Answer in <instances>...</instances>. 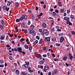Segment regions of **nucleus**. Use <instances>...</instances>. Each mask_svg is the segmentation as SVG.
Here are the masks:
<instances>
[{"label":"nucleus","instance_id":"obj_1","mask_svg":"<svg viewBox=\"0 0 75 75\" xmlns=\"http://www.w3.org/2000/svg\"><path fill=\"white\" fill-rule=\"evenodd\" d=\"M44 34H45V35H48L49 34V31L47 29H45L43 31Z\"/></svg>","mask_w":75,"mask_h":75},{"label":"nucleus","instance_id":"obj_2","mask_svg":"<svg viewBox=\"0 0 75 75\" xmlns=\"http://www.w3.org/2000/svg\"><path fill=\"white\" fill-rule=\"evenodd\" d=\"M35 57L36 58H40L41 59L42 58V57L41 56V55L40 54H35Z\"/></svg>","mask_w":75,"mask_h":75},{"label":"nucleus","instance_id":"obj_3","mask_svg":"<svg viewBox=\"0 0 75 75\" xmlns=\"http://www.w3.org/2000/svg\"><path fill=\"white\" fill-rule=\"evenodd\" d=\"M63 19L64 20H66L67 21V22H68V21H69L70 18L69 17L67 16L64 17Z\"/></svg>","mask_w":75,"mask_h":75},{"label":"nucleus","instance_id":"obj_4","mask_svg":"<svg viewBox=\"0 0 75 75\" xmlns=\"http://www.w3.org/2000/svg\"><path fill=\"white\" fill-rule=\"evenodd\" d=\"M45 69H44V72H47V71L49 69V67L47 66H46L44 67Z\"/></svg>","mask_w":75,"mask_h":75},{"label":"nucleus","instance_id":"obj_5","mask_svg":"<svg viewBox=\"0 0 75 75\" xmlns=\"http://www.w3.org/2000/svg\"><path fill=\"white\" fill-rule=\"evenodd\" d=\"M18 52H19V53H22V49L21 48L19 47L17 48Z\"/></svg>","mask_w":75,"mask_h":75},{"label":"nucleus","instance_id":"obj_6","mask_svg":"<svg viewBox=\"0 0 75 75\" xmlns=\"http://www.w3.org/2000/svg\"><path fill=\"white\" fill-rule=\"evenodd\" d=\"M42 26L43 28H46L47 27V24L45 22H43L42 23Z\"/></svg>","mask_w":75,"mask_h":75},{"label":"nucleus","instance_id":"obj_7","mask_svg":"<svg viewBox=\"0 0 75 75\" xmlns=\"http://www.w3.org/2000/svg\"><path fill=\"white\" fill-rule=\"evenodd\" d=\"M45 41H48V42H50V37L45 38Z\"/></svg>","mask_w":75,"mask_h":75},{"label":"nucleus","instance_id":"obj_8","mask_svg":"<svg viewBox=\"0 0 75 75\" xmlns=\"http://www.w3.org/2000/svg\"><path fill=\"white\" fill-rule=\"evenodd\" d=\"M21 74L22 75H27V72L26 71H23L21 72Z\"/></svg>","mask_w":75,"mask_h":75},{"label":"nucleus","instance_id":"obj_9","mask_svg":"<svg viewBox=\"0 0 75 75\" xmlns=\"http://www.w3.org/2000/svg\"><path fill=\"white\" fill-rule=\"evenodd\" d=\"M64 37L62 36L60 38V42H62L64 41Z\"/></svg>","mask_w":75,"mask_h":75},{"label":"nucleus","instance_id":"obj_10","mask_svg":"<svg viewBox=\"0 0 75 75\" xmlns=\"http://www.w3.org/2000/svg\"><path fill=\"white\" fill-rule=\"evenodd\" d=\"M35 31L33 29H31L30 30V31L29 32V34H33V33H34Z\"/></svg>","mask_w":75,"mask_h":75},{"label":"nucleus","instance_id":"obj_11","mask_svg":"<svg viewBox=\"0 0 75 75\" xmlns=\"http://www.w3.org/2000/svg\"><path fill=\"white\" fill-rule=\"evenodd\" d=\"M25 23L23 22L22 24H21V26L22 28H24L25 27Z\"/></svg>","mask_w":75,"mask_h":75},{"label":"nucleus","instance_id":"obj_12","mask_svg":"<svg viewBox=\"0 0 75 75\" xmlns=\"http://www.w3.org/2000/svg\"><path fill=\"white\" fill-rule=\"evenodd\" d=\"M51 39L53 41H56V39H55V37L54 36L52 37Z\"/></svg>","mask_w":75,"mask_h":75},{"label":"nucleus","instance_id":"obj_13","mask_svg":"<svg viewBox=\"0 0 75 75\" xmlns=\"http://www.w3.org/2000/svg\"><path fill=\"white\" fill-rule=\"evenodd\" d=\"M5 38V35H3L1 36V38H0V40H3Z\"/></svg>","mask_w":75,"mask_h":75},{"label":"nucleus","instance_id":"obj_14","mask_svg":"<svg viewBox=\"0 0 75 75\" xmlns=\"http://www.w3.org/2000/svg\"><path fill=\"white\" fill-rule=\"evenodd\" d=\"M2 8L3 10H6V8H7V6H4L2 7Z\"/></svg>","mask_w":75,"mask_h":75},{"label":"nucleus","instance_id":"obj_15","mask_svg":"<svg viewBox=\"0 0 75 75\" xmlns=\"http://www.w3.org/2000/svg\"><path fill=\"white\" fill-rule=\"evenodd\" d=\"M67 24H69V25H72V23L71 22H69V21L67 22Z\"/></svg>","mask_w":75,"mask_h":75},{"label":"nucleus","instance_id":"obj_16","mask_svg":"<svg viewBox=\"0 0 75 75\" xmlns=\"http://www.w3.org/2000/svg\"><path fill=\"white\" fill-rule=\"evenodd\" d=\"M47 48L48 49V47H43L42 49H43V50L44 51H45L46 50V49H47Z\"/></svg>","mask_w":75,"mask_h":75},{"label":"nucleus","instance_id":"obj_17","mask_svg":"<svg viewBox=\"0 0 75 75\" xmlns=\"http://www.w3.org/2000/svg\"><path fill=\"white\" fill-rule=\"evenodd\" d=\"M58 4L59 7H61V6L62 7V3H61V1L58 2Z\"/></svg>","mask_w":75,"mask_h":75},{"label":"nucleus","instance_id":"obj_18","mask_svg":"<svg viewBox=\"0 0 75 75\" xmlns=\"http://www.w3.org/2000/svg\"><path fill=\"white\" fill-rule=\"evenodd\" d=\"M44 63L43 60H41L39 62V64L40 65H42Z\"/></svg>","mask_w":75,"mask_h":75},{"label":"nucleus","instance_id":"obj_19","mask_svg":"<svg viewBox=\"0 0 75 75\" xmlns=\"http://www.w3.org/2000/svg\"><path fill=\"white\" fill-rule=\"evenodd\" d=\"M15 73L16 74L18 75L20 74V71H18V70L16 69L15 71Z\"/></svg>","mask_w":75,"mask_h":75},{"label":"nucleus","instance_id":"obj_20","mask_svg":"<svg viewBox=\"0 0 75 75\" xmlns=\"http://www.w3.org/2000/svg\"><path fill=\"white\" fill-rule=\"evenodd\" d=\"M23 17L24 19L25 20H27V16L24 15Z\"/></svg>","mask_w":75,"mask_h":75},{"label":"nucleus","instance_id":"obj_21","mask_svg":"<svg viewBox=\"0 0 75 75\" xmlns=\"http://www.w3.org/2000/svg\"><path fill=\"white\" fill-rule=\"evenodd\" d=\"M15 7H18V5H19V4H18V2H16L15 3Z\"/></svg>","mask_w":75,"mask_h":75},{"label":"nucleus","instance_id":"obj_22","mask_svg":"<svg viewBox=\"0 0 75 75\" xmlns=\"http://www.w3.org/2000/svg\"><path fill=\"white\" fill-rule=\"evenodd\" d=\"M38 41L37 40H36L35 42H34L33 43V44L34 45H35L36 44H38Z\"/></svg>","mask_w":75,"mask_h":75},{"label":"nucleus","instance_id":"obj_23","mask_svg":"<svg viewBox=\"0 0 75 75\" xmlns=\"http://www.w3.org/2000/svg\"><path fill=\"white\" fill-rule=\"evenodd\" d=\"M18 26H16L15 28V29L16 30H15V32H18Z\"/></svg>","mask_w":75,"mask_h":75},{"label":"nucleus","instance_id":"obj_24","mask_svg":"<svg viewBox=\"0 0 75 75\" xmlns=\"http://www.w3.org/2000/svg\"><path fill=\"white\" fill-rule=\"evenodd\" d=\"M20 20H21V21H23V20H24V16H22L20 18Z\"/></svg>","mask_w":75,"mask_h":75},{"label":"nucleus","instance_id":"obj_25","mask_svg":"<svg viewBox=\"0 0 75 75\" xmlns=\"http://www.w3.org/2000/svg\"><path fill=\"white\" fill-rule=\"evenodd\" d=\"M33 48V46H31V45H30L29 46V50L30 51H31V50H32V49Z\"/></svg>","mask_w":75,"mask_h":75},{"label":"nucleus","instance_id":"obj_26","mask_svg":"<svg viewBox=\"0 0 75 75\" xmlns=\"http://www.w3.org/2000/svg\"><path fill=\"white\" fill-rule=\"evenodd\" d=\"M20 21V19L17 18L16 19V22L17 23H19Z\"/></svg>","mask_w":75,"mask_h":75},{"label":"nucleus","instance_id":"obj_27","mask_svg":"<svg viewBox=\"0 0 75 75\" xmlns=\"http://www.w3.org/2000/svg\"><path fill=\"white\" fill-rule=\"evenodd\" d=\"M69 59H70V60H72V59H74V57H73V56H71L69 57Z\"/></svg>","mask_w":75,"mask_h":75},{"label":"nucleus","instance_id":"obj_28","mask_svg":"<svg viewBox=\"0 0 75 75\" xmlns=\"http://www.w3.org/2000/svg\"><path fill=\"white\" fill-rule=\"evenodd\" d=\"M70 9H68L67 10V13L68 14H69V13H70Z\"/></svg>","mask_w":75,"mask_h":75},{"label":"nucleus","instance_id":"obj_29","mask_svg":"<svg viewBox=\"0 0 75 75\" xmlns=\"http://www.w3.org/2000/svg\"><path fill=\"white\" fill-rule=\"evenodd\" d=\"M0 28H1V29L3 30V29H4V27L3 25H0Z\"/></svg>","mask_w":75,"mask_h":75},{"label":"nucleus","instance_id":"obj_30","mask_svg":"<svg viewBox=\"0 0 75 75\" xmlns=\"http://www.w3.org/2000/svg\"><path fill=\"white\" fill-rule=\"evenodd\" d=\"M24 47H25V49H28L29 47L27 45H24Z\"/></svg>","mask_w":75,"mask_h":75},{"label":"nucleus","instance_id":"obj_31","mask_svg":"<svg viewBox=\"0 0 75 75\" xmlns=\"http://www.w3.org/2000/svg\"><path fill=\"white\" fill-rule=\"evenodd\" d=\"M35 27V26L33 25H32L30 26V28H31L32 30H33V28H34Z\"/></svg>","mask_w":75,"mask_h":75},{"label":"nucleus","instance_id":"obj_32","mask_svg":"<svg viewBox=\"0 0 75 75\" xmlns=\"http://www.w3.org/2000/svg\"><path fill=\"white\" fill-rule=\"evenodd\" d=\"M71 18L72 19H74V18H75V16H74V15H71Z\"/></svg>","mask_w":75,"mask_h":75},{"label":"nucleus","instance_id":"obj_33","mask_svg":"<svg viewBox=\"0 0 75 75\" xmlns=\"http://www.w3.org/2000/svg\"><path fill=\"white\" fill-rule=\"evenodd\" d=\"M1 23L2 25H3V26L4 25V24H5V23H4V21L3 20L2 21Z\"/></svg>","mask_w":75,"mask_h":75},{"label":"nucleus","instance_id":"obj_34","mask_svg":"<svg viewBox=\"0 0 75 75\" xmlns=\"http://www.w3.org/2000/svg\"><path fill=\"white\" fill-rule=\"evenodd\" d=\"M32 19L33 20H34L35 19V17H34V15L32 14Z\"/></svg>","mask_w":75,"mask_h":75},{"label":"nucleus","instance_id":"obj_35","mask_svg":"<svg viewBox=\"0 0 75 75\" xmlns=\"http://www.w3.org/2000/svg\"><path fill=\"white\" fill-rule=\"evenodd\" d=\"M25 64H27L28 65H30V62H29L25 61Z\"/></svg>","mask_w":75,"mask_h":75},{"label":"nucleus","instance_id":"obj_36","mask_svg":"<svg viewBox=\"0 0 75 75\" xmlns=\"http://www.w3.org/2000/svg\"><path fill=\"white\" fill-rule=\"evenodd\" d=\"M11 4V2H8L7 4V6H10Z\"/></svg>","mask_w":75,"mask_h":75},{"label":"nucleus","instance_id":"obj_37","mask_svg":"<svg viewBox=\"0 0 75 75\" xmlns=\"http://www.w3.org/2000/svg\"><path fill=\"white\" fill-rule=\"evenodd\" d=\"M42 39H40V40L39 43V44H41V43H42Z\"/></svg>","mask_w":75,"mask_h":75},{"label":"nucleus","instance_id":"obj_38","mask_svg":"<svg viewBox=\"0 0 75 75\" xmlns=\"http://www.w3.org/2000/svg\"><path fill=\"white\" fill-rule=\"evenodd\" d=\"M55 45H56V46H57V47H59V46L61 45V44L59 43H56Z\"/></svg>","mask_w":75,"mask_h":75},{"label":"nucleus","instance_id":"obj_39","mask_svg":"<svg viewBox=\"0 0 75 75\" xmlns=\"http://www.w3.org/2000/svg\"><path fill=\"white\" fill-rule=\"evenodd\" d=\"M28 71L29 72H30V73H33V70H28Z\"/></svg>","mask_w":75,"mask_h":75},{"label":"nucleus","instance_id":"obj_40","mask_svg":"<svg viewBox=\"0 0 75 75\" xmlns=\"http://www.w3.org/2000/svg\"><path fill=\"white\" fill-rule=\"evenodd\" d=\"M71 33L73 35H75V32L73 31H71Z\"/></svg>","mask_w":75,"mask_h":75},{"label":"nucleus","instance_id":"obj_41","mask_svg":"<svg viewBox=\"0 0 75 75\" xmlns=\"http://www.w3.org/2000/svg\"><path fill=\"white\" fill-rule=\"evenodd\" d=\"M25 40V39L24 38H22L20 40V42H21L23 41H24Z\"/></svg>","mask_w":75,"mask_h":75},{"label":"nucleus","instance_id":"obj_42","mask_svg":"<svg viewBox=\"0 0 75 75\" xmlns=\"http://www.w3.org/2000/svg\"><path fill=\"white\" fill-rule=\"evenodd\" d=\"M67 59V57H65L63 58V60H64V61H66Z\"/></svg>","mask_w":75,"mask_h":75},{"label":"nucleus","instance_id":"obj_43","mask_svg":"<svg viewBox=\"0 0 75 75\" xmlns=\"http://www.w3.org/2000/svg\"><path fill=\"white\" fill-rule=\"evenodd\" d=\"M37 17H38V18L39 19H40H40H41V16L39 15H37Z\"/></svg>","mask_w":75,"mask_h":75},{"label":"nucleus","instance_id":"obj_44","mask_svg":"<svg viewBox=\"0 0 75 75\" xmlns=\"http://www.w3.org/2000/svg\"><path fill=\"white\" fill-rule=\"evenodd\" d=\"M25 68H28V65H29V64H25Z\"/></svg>","mask_w":75,"mask_h":75},{"label":"nucleus","instance_id":"obj_45","mask_svg":"<svg viewBox=\"0 0 75 75\" xmlns=\"http://www.w3.org/2000/svg\"><path fill=\"white\" fill-rule=\"evenodd\" d=\"M57 72H58V71H57V70H54V74H57Z\"/></svg>","mask_w":75,"mask_h":75},{"label":"nucleus","instance_id":"obj_46","mask_svg":"<svg viewBox=\"0 0 75 75\" xmlns=\"http://www.w3.org/2000/svg\"><path fill=\"white\" fill-rule=\"evenodd\" d=\"M51 31L52 32H54V31H55V29L54 28H53L51 29Z\"/></svg>","mask_w":75,"mask_h":75},{"label":"nucleus","instance_id":"obj_47","mask_svg":"<svg viewBox=\"0 0 75 75\" xmlns=\"http://www.w3.org/2000/svg\"><path fill=\"white\" fill-rule=\"evenodd\" d=\"M38 31L39 32H40V33H42V29H40Z\"/></svg>","mask_w":75,"mask_h":75},{"label":"nucleus","instance_id":"obj_48","mask_svg":"<svg viewBox=\"0 0 75 75\" xmlns=\"http://www.w3.org/2000/svg\"><path fill=\"white\" fill-rule=\"evenodd\" d=\"M28 12L29 13H32V11H31V10H28Z\"/></svg>","mask_w":75,"mask_h":75},{"label":"nucleus","instance_id":"obj_49","mask_svg":"<svg viewBox=\"0 0 75 75\" xmlns=\"http://www.w3.org/2000/svg\"><path fill=\"white\" fill-rule=\"evenodd\" d=\"M9 59L10 60H12L13 59V57L12 56H10L9 57Z\"/></svg>","mask_w":75,"mask_h":75},{"label":"nucleus","instance_id":"obj_50","mask_svg":"<svg viewBox=\"0 0 75 75\" xmlns=\"http://www.w3.org/2000/svg\"><path fill=\"white\" fill-rule=\"evenodd\" d=\"M64 8H63L61 9V11H60L61 13H62L64 12Z\"/></svg>","mask_w":75,"mask_h":75},{"label":"nucleus","instance_id":"obj_51","mask_svg":"<svg viewBox=\"0 0 75 75\" xmlns=\"http://www.w3.org/2000/svg\"><path fill=\"white\" fill-rule=\"evenodd\" d=\"M24 32L25 33V34H26V33H28V31L27 30L25 29L24 30Z\"/></svg>","mask_w":75,"mask_h":75},{"label":"nucleus","instance_id":"obj_52","mask_svg":"<svg viewBox=\"0 0 75 75\" xmlns=\"http://www.w3.org/2000/svg\"><path fill=\"white\" fill-rule=\"evenodd\" d=\"M40 68H42V69H43V68H44V66L43 65H40Z\"/></svg>","mask_w":75,"mask_h":75},{"label":"nucleus","instance_id":"obj_53","mask_svg":"<svg viewBox=\"0 0 75 75\" xmlns=\"http://www.w3.org/2000/svg\"><path fill=\"white\" fill-rule=\"evenodd\" d=\"M36 38L37 39H38V40H40V37H39V36H36Z\"/></svg>","mask_w":75,"mask_h":75},{"label":"nucleus","instance_id":"obj_54","mask_svg":"<svg viewBox=\"0 0 75 75\" xmlns=\"http://www.w3.org/2000/svg\"><path fill=\"white\" fill-rule=\"evenodd\" d=\"M30 24H31V22H30V20H28V25H30Z\"/></svg>","mask_w":75,"mask_h":75},{"label":"nucleus","instance_id":"obj_55","mask_svg":"<svg viewBox=\"0 0 75 75\" xmlns=\"http://www.w3.org/2000/svg\"><path fill=\"white\" fill-rule=\"evenodd\" d=\"M57 31H59V32H61V29H58Z\"/></svg>","mask_w":75,"mask_h":75},{"label":"nucleus","instance_id":"obj_56","mask_svg":"<svg viewBox=\"0 0 75 75\" xmlns=\"http://www.w3.org/2000/svg\"><path fill=\"white\" fill-rule=\"evenodd\" d=\"M55 12L56 13H59V11H58V10H55Z\"/></svg>","mask_w":75,"mask_h":75},{"label":"nucleus","instance_id":"obj_57","mask_svg":"<svg viewBox=\"0 0 75 75\" xmlns=\"http://www.w3.org/2000/svg\"><path fill=\"white\" fill-rule=\"evenodd\" d=\"M39 15L40 16H42V15H43V13L41 12L40 13V14Z\"/></svg>","mask_w":75,"mask_h":75},{"label":"nucleus","instance_id":"obj_58","mask_svg":"<svg viewBox=\"0 0 75 75\" xmlns=\"http://www.w3.org/2000/svg\"><path fill=\"white\" fill-rule=\"evenodd\" d=\"M56 28L57 29H58L60 27L59 26H56Z\"/></svg>","mask_w":75,"mask_h":75},{"label":"nucleus","instance_id":"obj_59","mask_svg":"<svg viewBox=\"0 0 75 75\" xmlns=\"http://www.w3.org/2000/svg\"><path fill=\"white\" fill-rule=\"evenodd\" d=\"M0 63L1 64H3V63H4V61H3V60H1Z\"/></svg>","mask_w":75,"mask_h":75},{"label":"nucleus","instance_id":"obj_60","mask_svg":"<svg viewBox=\"0 0 75 75\" xmlns=\"http://www.w3.org/2000/svg\"><path fill=\"white\" fill-rule=\"evenodd\" d=\"M13 36H14V35L13 34H11H11L10 35V37L11 38H12V37H13Z\"/></svg>","mask_w":75,"mask_h":75},{"label":"nucleus","instance_id":"obj_61","mask_svg":"<svg viewBox=\"0 0 75 75\" xmlns=\"http://www.w3.org/2000/svg\"><path fill=\"white\" fill-rule=\"evenodd\" d=\"M0 67L1 68H2L3 67H4V65H3V64L0 65Z\"/></svg>","mask_w":75,"mask_h":75},{"label":"nucleus","instance_id":"obj_62","mask_svg":"<svg viewBox=\"0 0 75 75\" xmlns=\"http://www.w3.org/2000/svg\"><path fill=\"white\" fill-rule=\"evenodd\" d=\"M9 9H10V8H6L5 10H6V11H8V10H9Z\"/></svg>","mask_w":75,"mask_h":75},{"label":"nucleus","instance_id":"obj_63","mask_svg":"<svg viewBox=\"0 0 75 75\" xmlns=\"http://www.w3.org/2000/svg\"><path fill=\"white\" fill-rule=\"evenodd\" d=\"M38 10V7L37 6H36V11H37Z\"/></svg>","mask_w":75,"mask_h":75},{"label":"nucleus","instance_id":"obj_64","mask_svg":"<svg viewBox=\"0 0 75 75\" xmlns=\"http://www.w3.org/2000/svg\"><path fill=\"white\" fill-rule=\"evenodd\" d=\"M42 56L43 57H47V55L45 54L43 55Z\"/></svg>","mask_w":75,"mask_h":75}]
</instances>
